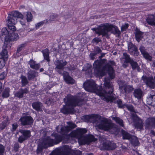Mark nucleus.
I'll use <instances>...</instances> for the list:
<instances>
[{
    "label": "nucleus",
    "instance_id": "774afa93",
    "mask_svg": "<svg viewBox=\"0 0 155 155\" xmlns=\"http://www.w3.org/2000/svg\"><path fill=\"white\" fill-rule=\"evenodd\" d=\"M101 41V39L96 37L94 38L92 40V42L96 44Z\"/></svg>",
    "mask_w": 155,
    "mask_h": 155
},
{
    "label": "nucleus",
    "instance_id": "39448f33",
    "mask_svg": "<svg viewBox=\"0 0 155 155\" xmlns=\"http://www.w3.org/2000/svg\"><path fill=\"white\" fill-rule=\"evenodd\" d=\"M98 127L99 129L107 131L116 128L115 124L106 118H104L101 120L100 123L98 125Z\"/></svg>",
    "mask_w": 155,
    "mask_h": 155
},
{
    "label": "nucleus",
    "instance_id": "7c9ffc66",
    "mask_svg": "<svg viewBox=\"0 0 155 155\" xmlns=\"http://www.w3.org/2000/svg\"><path fill=\"white\" fill-rule=\"evenodd\" d=\"M121 133L123 140H130L132 136V135L123 129L121 130Z\"/></svg>",
    "mask_w": 155,
    "mask_h": 155
},
{
    "label": "nucleus",
    "instance_id": "0e129e2a",
    "mask_svg": "<svg viewBox=\"0 0 155 155\" xmlns=\"http://www.w3.org/2000/svg\"><path fill=\"white\" fill-rule=\"evenodd\" d=\"M7 75V74L5 71L2 72L0 74V80H3Z\"/></svg>",
    "mask_w": 155,
    "mask_h": 155
},
{
    "label": "nucleus",
    "instance_id": "de8ad7c7",
    "mask_svg": "<svg viewBox=\"0 0 155 155\" xmlns=\"http://www.w3.org/2000/svg\"><path fill=\"white\" fill-rule=\"evenodd\" d=\"M130 53L131 54H133L134 56H138L140 54L137 46H135L134 48H133L132 50L130 51Z\"/></svg>",
    "mask_w": 155,
    "mask_h": 155
},
{
    "label": "nucleus",
    "instance_id": "69168bd1",
    "mask_svg": "<svg viewBox=\"0 0 155 155\" xmlns=\"http://www.w3.org/2000/svg\"><path fill=\"white\" fill-rule=\"evenodd\" d=\"M45 21H42L36 24L35 25V27L36 28L38 29L41 25H43L45 23Z\"/></svg>",
    "mask_w": 155,
    "mask_h": 155
},
{
    "label": "nucleus",
    "instance_id": "7ed1b4c3",
    "mask_svg": "<svg viewBox=\"0 0 155 155\" xmlns=\"http://www.w3.org/2000/svg\"><path fill=\"white\" fill-rule=\"evenodd\" d=\"M84 101L83 97H77L69 94L64 99L66 105L74 108L76 106H81Z\"/></svg>",
    "mask_w": 155,
    "mask_h": 155
},
{
    "label": "nucleus",
    "instance_id": "49530a36",
    "mask_svg": "<svg viewBox=\"0 0 155 155\" xmlns=\"http://www.w3.org/2000/svg\"><path fill=\"white\" fill-rule=\"evenodd\" d=\"M46 149L43 145L42 143H41L39 144L36 150V153L37 154L41 153L43 149Z\"/></svg>",
    "mask_w": 155,
    "mask_h": 155
},
{
    "label": "nucleus",
    "instance_id": "a211bd4d",
    "mask_svg": "<svg viewBox=\"0 0 155 155\" xmlns=\"http://www.w3.org/2000/svg\"><path fill=\"white\" fill-rule=\"evenodd\" d=\"M93 92L96 93L98 96H100L104 97L105 98L107 97V92L106 91L103 89L101 86H96Z\"/></svg>",
    "mask_w": 155,
    "mask_h": 155
},
{
    "label": "nucleus",
    "instance_id": "c9c22d12",
    "mask_svg": "<svg viewBox=\"0 0 155 155\" xmlns=\"http://www.w3.org/2000/svg\"><path fill=\"white\" fill-rule=\"evenodd\" d=\"M8 58V51L6 49H3L0 53V59L7 61Z\"/></svg>",
    "mask_w": 155,
    "mask_h": 155
},
{
    "label": "nucleus",
    "instance_id": "f3484780",
    "mask_svg": "<svg viewBox=\"0 0 155 155\" xmlns=\"http://www.w3.org/2000/svg\"><path fill=\"white\" fill-rule=\"evenodd\" d=\"M143 80L145 81L146 84L151 88L154 89L155 87L154 81L153 77H147L143 76Z\"/></svg>",
    "mask_w": 155,
    "mask_h": 155
},
{
    "label": "nucleus",
    "instance_id": "412c9836",
    "mask_svg": "<svg viewBox=\"0 0 155 155\" xmlns=\"http://www.w3.org/2000/svg\"><path fill=\"white\" fill-rule=\"evenodd\" d=\"M145 122L146 127L147 128L155 127V117H149L146 120Z\"/></svg>",
    "mask_w": 155,
    "mask_h": 155
},
{
    "label": "nucleus",
    "instance_id": "aec40b11",
    "mask_svg": "<svg viewBox=\"0 0 155 155\" xmlns=\"http://www.w3.org/2000/svg\"><path fill=\"white\" fill-rule=\"evenodd\" d=\"M51 136L54 137L53 140L54 145L58 144L61 142L64 138V136L57 133L52 134Z\"/></svg>",
    "mask_w": 155,
    "mask_h": 155
},
{
    "label": "nucleus",
    "instance_id": "58836bf2",
    "mask_svg": "<svg viewBox=\"0 0 155 155\" xmlns=\"http://www.w3.org/2000/svg\"><path fill=\"white\" fill-rule=\"evenodd\" d=\"M130 64L131 67L132 69L133 70L137 69L138 71H140V68L137 62L134 61L133 60Z\"/></svg>",
    "mask_w": 155,
    "mask_h": 155
},
{
    "label": "nucleus",
    "instance_id": "338daca9",
    "mask_svg": "<svg viewBox=\"0 0 155 155\" xmlns=\"http://www.w3.org/2000/svg\"><path fill=\"white\" fill-rule=\"evenodd\" d=\"M135 46H137L134 44H133L132 42H130L129 43L128 46V49L130 50H132L133 48H134Z\"/></svg>",
    "mask_w": 155,
    "mask_h": 155
},
{
    "label": "nucleus",
    "instance_id": "f8f14e48",
    "mask_svg": "<svg viewBox=\"0 0 155 155\" xmlns=\"http://www.w3.org/2000/svg\"><path fill=\"white\" fill-rule=\"evenodd\" d=\"M131 117L134 121L135 127L137 129L142 130L143 127V123L142 119L135 114H131Z\"/></svg>",
    "mask_w": 155,
    "mask_h": 155
},
{
    "label": "nucleus",
    "instance_id": "052dcab7",
    "mask_svg": "<svg viewBox=\"0 0 155 155\" xmlns=\"http://www.w3.org/2000/svg\"><path fill=\"white\" fill-rule=\"evenodd\" d=\"M6 61L0 59V69H2L4 67Z\"/></svg>",
    "mask_w": 155,
    "mask_h": 155
},
{
    "label": "nucleus",
    "instance_id": "864d4df0",
    "mask_svg": "<svg viewBox=\"0 0 155 155\" xmlns=\"http://www.w3.org/2000/svg\"><path fill=\"white\" fill-rule=\"evenodd\" d=\"M116 102L119 108H123L124 107L125 105L123 104L122 101L121 99H118L117 101Z\"/></svg>",
    "mask_w": 155,
    "mask_h": 155
},
{
    "label": "nucleus",
    "instance_id": "0eeeda50",
    "mask_svg": "<svg viewBox=\"0 0 155 155\" xmlns=\"http://www.w3.org/2000/svg\"><path fill=\"white\" fill-rule=\"evenodd\" d=\"M101 140L102 147L104 150H113L116 148V145L114 142L108 140L105 137H101Z\"/></svg>",
    "mask_w": 155,
    "mask_h": 155
},
{
    "label": "nucleus",
    "instance_id": "c756f323",
    "mask_svg": "<svg viewBox=\"0 0 155 155\" xmlns=\"http://www.w3.org/2000/svg\"><path fill=\"white\" fill-rule=\"evenodd\" d=\"M143 93V91L140 88H136L134 90L133 95L135 98L140 99L142 97Z\"/></svg>",
    "mask_w": 155,
    "mask_h": 155
},
{
    "label": "nucleus",
    "instance_id": "72a5a7b5",
    "mask_svg": "<svg viewBox=\"0 0 155 155\" xmlns=\"http://www.w3.org/2000/svg\"><path fill=\"white\" fill-rule=\"evenodd\" d=\"M87 130L85 128H80L77 129L74 132V135H79L80 136H82L83 134L87 132Z\"/></svg>",
    "mask_w": 155,
    "mask_h": 155
},
{
    "label": "nucleus",
    "instance_id": "79ce46f5",
    "mask_svg": "<svg viewBox=\"0 0 155 155\" xmlns=\"http://www.w3.org/2000/svg\"><path fill=\"white\" fill-rule=\"evenodd\" d=\"M20 78L22 87H25L28 84V81L25 76L22 75Z\"/></svg>",
    "mask_w": 155,
    "mask_h": 155
},
{
    "label": "nucleus",
    "instance_id": "1a4fd4ad",
    "mask_svg": "<svg viewBox=\"0 0 155 155\" xmlns=\"http://www.w3.org/2000/svg\"><path fill=\"white\" fill-rule=\"evenodd\" d=\"M22 126H31L34 122L33 118L31 116H21L19 120Z\"/></svg>",
    "mask_w": 155,
    "mask_h": 155
},
{
    "label": "nucleus",
    "instance_id": "a18cd8bd",
    "mask_svg": "<svg viewBox=\"0 0 155 155\" xmlns=\"http://www.w3.org/2000/svg\"><path fill=\"white\" fill-rule=\"evenodd\" d=\"M67 124L68 125V126H66L67 127L69 130L70 131L72 130L73 129L75 128L76 127V125L71 121H68L67 122Z\"/></svg>",
    "mask_w": 155,
    "mask_h": 155
},
{
    "label": "nucleus",
    "instance_id": "6e6d98bb",
    "mask_svg": "<svg viewBox=\"0 0 155 155\" xmlns=\"http://www.w3.org/2000/svg\"><path fill=\"white\" fill-rule=\"evenodd\" d=\"M102 51V50L101 48L98 47H96L94 51H93L96 55L101 53Z\"/></svg>",
    "mask_w": 155,
    "mask_h": 155
},
{
    "label": "nucleus",
    "instance_id": "f03ea898",
    "mask_svg": "<svg viewBox=\"0 0 155 155\" xmlns=\"http://www.w3.org/2000/svg\"><path fill=\"white\" fill-rule=\"evenodd\" d=\"M105 60V59H103L94 61L93 66L95 75L97 77H103L105 74L104 71L106 70L110 78L114 79L115 77L114 71L111 65H114L115 62L113 61H110L109 63L110 64L107 63L102 67Z\"/></svg>",
    "mask_w": 155,
    "mask_h": 155
},
{
    "label": "nucleus",
    "instance_id": "2eb2a0df",
    "mask_svg": "<svg viewBox=\"0 0 155 155\" xmlns=\"http://www.w3.org/2000/svg\"><path fill=\"white\" fill-rule=\"evenodd\" d=\"M97 140V139L92 134H89L86 136L84 140V141H81L80 143L81 145L89 144L91 143L95 142Z\"/></svg>",
    "mask_w": 155,
    "mask_h": 155
},
{
    "label": "nucleus",
    "instance_id": "5701e85b",
    "mask_svg": "<svg viewBox=\"0 0 155 155\" xmlns=\"http://www.w3.org/2000/svg\"><path fill=\"white\" fill-rule=\"evenodd\" d=\"M146 20L148 24L153 26H155V16L154 15L149 14Z\"/></svg>",
    "mask_w": 155,
    "mask_h": 155
},
{
    "label": "nucleus",
    "instance_id": "8fccbe9b",
    "mask_svg": "<svg viewBox=\"0 0 155 155\" xmlns=\"http://www.w3.org/2000/svg\"><path fill=\"white\" fill-rule=\"evenodd\" d=\"M26 46V43H24L21 44L20 45L18 46L16 51V53H19L20 52L22 51Z\"/></svg>",
    "mask_w": 155,
    "mask_h": 155
},
{
    "label": "nucleus",
    "instance_id": "3c124183",
    "mask_svg": "<svg viewBox=\"0 0 155 155\" xmlns=\"http://www.w3.org/2000/svg\"><path fill=\"white\" fill-rule=\"evenodd\" d=\"M7 121L6 120L3 121L1 123H0V129L1 130H3L7 126Z\"/></svg>",
    "mask_w": 155,
    "mask_h": 155
},
{
    "label": "nucleus",
    "instance_id": "4d7b16f0",
    "mask_svg": "<svg viewBox=\"0 0 155 155\" xmlns=\"http://www.w3.org/2000/svg\"><path fill=\"white\" fill-rule=\"evenodd\" d=\"M5 148L4 146L0 144V155H4Z\"/></svg>",
    "mask_w": 155,
    "mask_h": 155
},
{
    "label": "nucleus",
    "instance_id": "ddd939ff",
    "mask_svg": "<svg viewBox=\"0 0 155 155\" xmlns=\"http://www.w3.org/2000/svg\"><path fill=\"white\" fill-rule=\"evenodd\" d=\"M41 143L46 149L54 145L53 139L51 138L50 136H47L42 138Z\"/></svg>",
    "mask_w": 155,
    "mask_h": 155
},
{
    "label": "nucleus",
    "instance_id": "dca6fc26",
    "mask_svg": "<svg viewBox=\"0 0 155 155\" xmlns=\"http://www.w3.org/2000/svg\"><path fill=\"white\" fill-rule=\"evenodd\" d=\"M139 50L143 58L147 61H151L152 60V57L146 51L145 48L143 45L140 46Z\"/></svg>",
    "mask_w": 155,
    "mask_h": 155
},
{
    "label": "nucleus",
    "instance_id": "c03bdc74",
    "mask_svg": "<svg viewBox=\"0 0 155 155\" xmlns=\"http://www.w3.org/2000/svg\"><path fill=\"white\" fill-rule=\"evenodd\" d=\"M123 58L124 59V62L126 63H130L133 59L131 58L130 55L126 53H123Z\"/></svg>",
    "mask_w": 155,
    "mask_h": 155
},
{
    "label": "nucleus",
    "instance_id": "a19ab883",
    "mask_svg": "<svg viewBox=\"0 0 155 155\" xmlns=\"http://www.w3.org/2000/svg\"><path fill=\"white\" fill-rule=\"evenodd\" d=\"M11 14L16 18H20L23 19L24 16L22 14L17 11H15L11 12Z\"/></svg>",
    "mask_w": 155,
    "mask_h": 155
},
{
    "label": "nucleus",
    "instance_id": "4468645a",
    "mask_svg": "<svg viewBox=\"0 0 155 155\" xmlns=\"http://www.w3.org/2000/svg\"><path fill=\"white\" fill-rule=\"evenodd\" d=\"M56 130L57 132L61 135L65 136L69 132V130L67 127V126H63L62 125L57 126L56 127Z\"/></svg>",
    "mask_w": 155,
    "mask_h": 155
},
{
    "label": "nucleus",
    "instance_id": "f257e3e1",
    "mask_svg": "<svg viewBox=\"0 0 155 155\" xmlns=\"http://www.w3.org/2000/svg\"><path fill=\"white\" fill-rule=\"evenodd\" d=\"M7 18L8 25L10 31H9L6 28H2L0 36L2 39H4V46L5 48H10L12 46L10 42L16 41L19 37L18 34L14 32L16 30L15 25L17 22V18L11 13L8 15Z\"/></svg>",
    "mask_w": 155,
    "mask_h": 155
},
{
    "label": "nucleus",
    "instance_id": "a878e982",
    "mask_svg": "<svg viewBox=\"0 0 155 155\" xmlns=\"http://www.w3.org/2000/svg\"><path fill=\"white\" fill-rule=\"evenodd\" d=\"M74 111V108L71 107H68V106L63 105L62 108L61 109V112L64 114H68L73 112Z\"/></svg>",
    "mask_w": 155,
    "mask_h": 155
},
{
    "label": "nucleus",
    "instance_id": "f704fd0d",
    "mask_svg": "<svg viewBox=\"0 0 155 155\" xmlns=\"http://www.w3.org/2000/svg\"><path fill=\"white\" fill-rule=\"evenodd\" d=\"M36 73L35 71L30 69L27 74L28 80L30 81L34 79L36 77Z\"/></svg>",
    "mask_w": 155,
    "mask_h": 155
},
{
    "label": "nucleus",
    "instance_id": "680f3d73",
    "mask_svg": "<svg viewBox=\"0 0 155 155\" xmlns=\"http://www.w3.org/2000/svg\"><path fill=\"white\" fill-rule=\"evenodd\" d=\"M12 132H14L15 131L16 129L17 128L18 125L17 123H15L13 124H12Z\"/></svg>",
    "mask_w": 155,
    "mask_h": 155
},
{
    "label": "nucleus",
    "instance_id": "bf43d9fd",
    "mask_svg": "<svg viewBox=\"0 0 155 155\" xmlns=\"http://www.w3.org/2000/svg\"><path fill=\"white\" fill-rule=\"evenodd\" d=\"M19 145L18 143H15L14 144L13 150L15 152H17L19 150Z\"/></svg>",
    "mask_w": 155,
    "mask_h": 155
},
{
    "label": "nucleus",
    "instance_id": "2f4dec72",
    "mask_svg": "<svg viewBox=\"0 0 155 155\" xmlns=\"http://www.w3.org/2000/svg\"><path fill=\"white\" fill-rule=\"evenodd\" d=\"M43 54V56L44 59L46 60L47 62H49L50 61L49 53V50L48 48H46L41 51Z\"/></svg>",
    "mask_w": 155,
    "mask_h": 155
},
{
    "label": "nucleus",
    "instance_id": "c85d7f7f",
    "mask_svg": "<svg viewBox=\"0 0 155 155\" xmlns=\"http://www.w3.org/2000/svg\"><path fill=\"white\" fill-rule=\"evenodd\" d=\"M119 88L120 90H122L123 89L124 92L125 93H127V92L130 93L134 90V88L133 87L130 85H123L120 86Z\"/></svg>",
    "mask_w": 155,
    "mask_h": 155
},
{
    "label": "nucleus",
    "instance_id": "393cba45",
    "mask_svg": "<svg viewBox=\"0 0 155 155\" xmlns=\"http://www.w3.org/2000/svg\"><path fill=\"white\" fill-rule=\"evenodd\" d=\"M109 26H110V28H109V32L111 31L112 33L115 35H117L118 36H119L120 34V32L118 27L113 25L109 23Z\"/></svg>",
    "mask_w": 155,
    "mask_h": 155
},
{
    "label": "nucleus",
    "instance_id": "4c0bfd02",
    "mask_svg": "<svg viewBox=\"0 0 155 155\" xmlns=\"http://www.w3.org/2000/svg\"><path fill=\"white\" fill-rule=\"evenodd\" d=\"M92 65L90 64L87 63L83 69L85 71L87 74H90L92 72Z\"/></svg>",
    "mask_w": 155,
    "mask_h": 155
},
{
    "label": "nucleus",
    "instance_id": "ea45409f",
    "mask_svg": "<svg viewBox=\"0 0 155 155\" xmlns=\"http://www.w3.org/2000/svg\"><path fill=\"white\" fill-rule=\"evenodd\" d=\"M10 89L9 87H5L2 92V97L3 98H6L10 96Z\"/></svg>",
    "mask_w": 155,
    "mask_h": 155
},
{
    "label": "nucleus",
    "instance_id": "5fc2aeb1",
    "mask_svg": "<svg viewBox=\"0 0 155 155\" xmlns=\"http://www.w3.org/2000/svg\"><path fill=\"white\" fill-rule=\"evenodd\" d=\"M129 27V25L128 23H125L124 25H122L121 27V31L122 32L125 31Z\"/></svg>",
    "mask_w": 155,
    "mask_h": 155
},
{
    "label": "nucleus",
    "instance_id": "9b49d317",
    "mask_svg": "<svg viewBox=\"0 0 155 155\" xmlns=\"http://www.w3.org/2000/svg\"><path fill=\"white\" fill-rule=\"evenodd\" d=\"M67 64V62L66 61H64L61 60H57L54 62L55 66V69L59 74H61L62 71L63 70L64 66L66 65Z\"/></svg>",
    "mask_w": 155,
    "mask_h": 155
},
{
    "label": "nucleus",
    "instance_id": "bb28decb",
    "mask_svg": "<svg viewBox=\"0 0 155 155\" xmlns=\"http://www.w3.org/2000/svg\"><path fill=\"white\" fill-rule=\"evenodd\" d=\"M29 64L31 68L36 70L39 69L40 67L39 64H36V62L33 59L30 60L29 61Z\"/></svg>",
    "mask_w": 155,
    "mask_h": 155
},
{
    "label": "nucleus",
    "instance_id": "09e8293b",
    "mask_svg": "<svg viewBox=\"0 0 155 155\" xmlns=\"http://www.w3.org/2000/svg\"><path fill=\"white\" fill-rule=\"evenodd\" d=\"M33 15L31 12H28L26 14V19L28 22L31 21L32 20Z\"/></svg>",
    "mask_w": 155,
    "mask_h": 155
},
{
    "label": "nucleus",
    "instance_id": "423d86ee",
    "mask_svg": "<svg viewBox=\"0 0 155 155\" xmlns=\"http://www.w3.org/2000/svg\"><path fill=\"white\" fill-rule=\"evenodd\" d=\"M104 86L105 90L106 91L107 97L106 99L108 101L113 100L114 99V94L113 93L114 91L113 85L109 81L105 80L104 82Z\"/></svg>",
    "mask_w": 155,
    "mask_h": 155
},
{
    "label": "nucleus",
    "instance_id": "6ab92c4d",
    "mask_svg": "<svg viewBox=\"0 0 155 155\" xmlns=\"http://www.w3.org/2000/svg\"><path fill=\"white\" fill-rule=\"evenodd\" d=\"M28 92V87H26L25 88H21L15 93V96L18 98L21 99L24 97V94H27Z\"/></svg>",
    "mask_w": 155,
    "mask_h": 155
},
{
    "label": "nucleus",
    "instance_id": "9d476101",
    "mask_svg": "<svg viewBox=\"0 0 155 155\" xmlns=\"http://www.w3.org/2000/svg\"><path fill=\"white\" fill-rule=\"evenodd\" d=\"M97 85L93 80H87L85 81L83 84L84 89L88 92H93Z\"/></svg>",
    "mask_w": 155,
    "mask_h": 155
},
{
    "label": "nucleus",
    "instance_id": "e433bc0d",
    "mask_svg": "<svg viewBox=\"0 0 155 155\" xmlns=\"http://www.w3.org/2000/svg\"><path fill=\"white\" fill-rule=\"evenodd\" d=\"M97 114H91V115H85L82 117V119L84 120L86 122H89L90 119L95 117H97L98 116Z\"/></svg>",
    "mask_w": 155,
    "mask_h": 155
},
{
    "label": "nucleus",
    "instance_id": "6e6552de",
    "mask_svg": "<svg viewBox=\"0 0 155 155\" xmlns=\"http://www.w3.org/2000/svg\"><path fill=\"white\" fill-rule=\"evenodd\" d=\"M19 131L21 134V135L20 136L18 139V142L20 143H22L31 136L30 130L21 129Z\"/></svg>",
    "mask_w": 155,
    "mask_h": 155
},
{
    "label": "nucleus",
    "instance_id": "e2e57ef3",
    "mask_svg": "<svg viewBox=\"0 0 155 155\" xmlns=\"http://www.w3.org/2000/svg\"><path fill=\"white\" fill-rule=\"evenodd\" d=\"M127 109L131 112H135V111L134 110V107L132 105H127L126 106Z\"/></svg>",
    "mask_w": 155,
    "mask_h": 155
},
{
    "label": "nucleus",
    "instance_id": "473e14b6",
    "mask_svg": "<svg viewBox=\"0 0 155 155\" xmlns=\"http://www.w3.org/2000/svg\"><path fill=\"white\" fill-rule=\"evenodd\" d=\"M42 104L40 102L37 101L32 103V108L38 111H41L42 110L41 105Z\"/></svg>",
    "mask_w": 155,
    "mask_h": 155
},
{
    "label": "nucleus",
    "instance_id": "603ef678",
    "mask_svg": "<svg viewBox=\"0 0 155 155\" xmlns=\"http://www.w3.org/2000/svg\"><path fill=\"white\" fill-rule=\"evenodd\" d=\"M58 15L53 14L50 16V20L51 21H55L58 19Z\"/></svg>",
    "mask_w": 155,
    "mask_h": 155
},
{
    "label": "nucleus",
    "instance_id": "4be33fe9",
    "mask_svg": "<svg viewBox=\"0 0 155 155\" xmlns=\"http://www.w3.org/2000/svg\"><path fill=\"white\" fill-rule=\"evenodd\" d=\"M134 34L136 40L138 42H139L143 38V32L137 28L135 30Z\"/></svg>",
    "mask_w": 155,
    "mask_h": 155
},
{
    "label": "nucleus",
    "instance_id": "cd10ccee",
    "mask_svg": "<svg viewBox=\"0 0 155 155\" xmlns=\"http://www.w3.org/2000/svg\"><path fill=\"white\" fill-rule=\"evenodd\" d=\"M130 140V143L133 146L135 147L140 146V143L136 136H132Z\"/></svg>",
    "mask_w": 155,
    "mask_h": 155
},
{
    "label": "nucleus",
    "instance_id": "b1692460",
    "mask_svg": "<svg viewBox=\"0 0 155 155\" xmlns=\"http://www.w3.org/2000/svg\"><path fill=\"white\" fill-rule=\"evenodd\" d=\"M63 78L64 81L68 84H72L74 83V81L67 72H65L63 74Z\"/></svg>",
    "mask_w": 155,
    "mask_h": 155
},
{
    "label": "nucleus",
    "instance_id": "37998d69",
    "mask_svg": "<svg viewBox=\"0 0 155 155\" xmlns=\"http://www.w3.org/2000/svg\"><path fill=\"white\" fill-rule=\"evenodd\" d=\"M112 119L114 120L115 122L118 124L120 126L123 127L124 124L123 120L118 117H113Z\"/></svg>",
    "mask_w": 155,
    "mask_h": 155
},
{
    "label": "nucleus",
    "instance_id": "13d9d810",
    "mask_svg": "<svg viewBox=\"0 0 155 155\" xmlns=\"http://www.w3.org/2000/svg\"><path fill=\"white\" fill-rule=\"evenodd\" d=\"M151 102L150 104L151 106L155 107V95H151Z\"/></svg>",
    "mask_w": 155,
    "mask_h": 155
},
{
    "label": "nucleus",
    "instance_id": "20e7f679",
    "mask_svg": "<svg viewBox=\"0 0 155 155\" xmlns=\"http://www.w3.org/2000/svg\"><path fill=\"white\" fill-rule=\"evenodd\" d=\"M110 28L109 23H106L100 24L97 28H94L91 29L98 36L101 35L102 37H108V33L109 28Z\"/></svg>",
    "mask_w": 155,
    "mask_h": 155
}]
</instances>
